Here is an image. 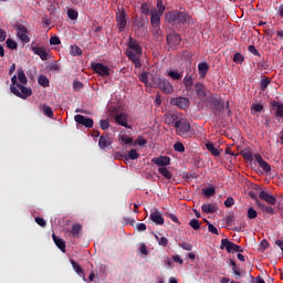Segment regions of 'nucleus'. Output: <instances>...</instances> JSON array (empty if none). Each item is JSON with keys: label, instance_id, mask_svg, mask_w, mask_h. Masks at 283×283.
Wrapping results in <instances>:
<instances>
[{"label": "nucleus", "instance_id": "20", "mask_svg": "<svg viewBox=\"0 0 283 283\" xmlns=\"http://www.w3.org/2000/svg\"><path fill=\"white\" fill-rule=\"evenodd\" d=\"M254 160L258 163L259 167L264 170L265 174H269L272 170V167L261 157L260 154L254 155Z\"/></svg>", "mask_w": 283, "mask_h": 283}, {"label": "nucleus", "instance_id": "45", "mask_svg": "<svg viewBox=\"0 0 283 283\" xmlns=\"http://www.w3.org/2000/svg\"><path fill=\"white\" fill-rule=\"evenodd\" d=\"M233 62L237 63V64H241L244 62V56L240 53H235L233 55Z\"/></svg>", "mask_w": 283, "mask_h": 283}, {"label": "nucleus", "instance_id": "6", "mask_svg": "<svg viewBox=\"0 0 283 283\" xmlns=\"http://www.w3.org/2000/svg\"><path fill=\"white\" fill-rule=\"evenodd\" d=\"M220 249L221 250H224L227 251V253H243V249L235 244V243H232L230 240L228 239H222L221 240V245H220Z\"/></svg>", "mask_w": 283, "mask_h": 283}, {"label": "nucleus", "instance_id": "36", "mask_svg": "<svg viewBox=\"0 0 283 283\" xmlns=\"http://www.w3.org/2000/svg\"><path fill=\"white\" fill-rule=\"evenodd\" d=\"M168 77L172 78V81H180L184 77V75H181L179 71H170L168 73Z\"/></svg>", "mask_w": 283, "mask_h": 283}, {"label": "nucleus", "instance_id": "21", "mask_svg": "<svg viewBox=\"0 0 283 283\" xmlns=\"http://www.w3.org/2000/svg\"><path fill=\"white\" fill-rule=\"evenodd\" d=\"M150 221L157 226H164L165 223L164 217H161L160 211L157 209L150 212Z\"/></svg>", "mask_w": 283, "mask_h": 283}, {"label": "nucleus", "instance_id": "62", "mask_svg": "<svg viewBox=\"0 0 283 283\" xmlns=\"http://www.w3.org/2000/svg\"><path fill=\"white\" fill-rule=\"evenodd\" d=\"M208 230L210 233L218 235V229L212 223H209Z\"/></svg>", "mask_w": 283, "mask_h": 283}, {"label": "nucleus", "instance_id": "24", "mask_svg": "<svg viewBox=\"0 0 283 283\" xmlns=\"http://www.w3.org/2000/svg\"><path fill=\"white\" fill-rule=\"evenodd\" d=\"M70 263H72L74 272H76V274L80 275V277H82L84 282H86L87 279L85 277L83 268L78 263H76V261L72 260L70 261Z\"/></svg>", "mask_w": 283, "mask_h": 283}, {"label": "nucleus", "instance_id": "18", "mask_svg": "<svg viewBox=\"0 0 283 283\" xmlns=\"http://www.w3.org/2000/svg\"><path fill=\"white\" fill-rule=\"evenodd\" d=\"M270 106H272L274 111V117L283 118V103L279 101L270 102Z\"/></svg>", "mask_w": 283, "mask_h": 283}, {"label": "nucleus", "instance_id": "11", "mask_svg": "<svg viewBox=\"0 0 283 283\" xmlns=\"http://www.w3.org/2000/svg\"><path fill=\"white\" fill-rule=\"evenodd\" d=\"M29 30L24 25H18L17 28V36L21 40L22 43L31 42V38L28 35Z\"/></svg>", "mask_w": 283, "mask_h": 283}, {"label": "nucleus", "instance_id": "59", "mask_svg": "<svg viewBox=\"0 0 283 283\" xmlns=\"http://www.w3.org/2000/svg\"><path fill=\"white\" fill-rule=\"evenodd\" d=\"M252 109L256 113H260L264 109V106H262L261 104H253Z\"/></svg>", "mask_w": 283, "mask_h": 283}, {"label": "nucleus", "instance_id": "30", "mask_svg": "<svg viewBox=\"0 0 283 283\" xmlns=\"http://www.w3.org/2000/svg\"><path fill=\"white\" fill-rule=\"evenodd\" d=\"M82 229H83L82 226H80V224H73V226H72V230L70 231V233H72V237H73L74 239H77V238H80V233H81Z\"/></svg>", "mask_w": 283, "mask_h": 283}, {"label": "nucleus", "instance_id": "26", "mask_svg": "<svg viewBox=\"0 0 283 283\" xmlns=\"http://www.w3.org/2000/svg\"><path fill=\"white\" fill-rule=\"evenodd\" d=\"M209 71V65L208 63H198V74L200 75L201 78L206 77V74H208Z\"/></svg>", "mask_w": 283, "mask_h": 283}, {"label": "nucleus", "instance_id": "28", "mask_svg": "<svg viewBox=\"0 0 283 283\" xmlns=\"http://www.w3.org/2000/svg\"><path fill=\"white\" fill-rule=\"evenodd\" d=\"M206 149L209 150L210 154H212L213 157L220 156V151L213 146L212 143H206L205 144Z\"/></svg>", "mask_w": 283, "mask_h": 283}, {"label": "nucleus", "instance_id": "51", "mask_svg": "<svg viewBox=\"0 0 283 283\" xmlns=\"http://www.w3.org/2000/svg\"><path fill=\"white\" fill-rule=\"evenodd\" d=\"M136 144L140 147H144L145 145H147V139H145L142 135H138Z\"/></svg>", "mask_w": 283, "mask_h": 283}, {"label": "nucleus", "instance_id": "60", "mask_svg": "<svg viewBox=\"0 0 283 283\" xmlns=\"http://www.w3.org/2000/svg\"><path fill=\"white\" fill-rule=\"evenodd\" d=\"M180 247L185 251H192V244L191 243H180Z\"/></svg>", "mask_w": 283, "mask_h": 283}, {"label": "nucleus", "instance_id": "56", "mask_svg": "<svg viewBox=\"0 0 283 283\" xmlns=\"http://www.w3.org/2000/svg\"><path fill=\"white\" fill-rule=\"evenodd\" d=\"M142 13L145 15H151V10H149L148 4H142Z\"/></svg>", "mask_w": 283, "mask_h": 283}, {"label": "nucleus", "instance_id": "29", "mask_svg": "<svg viewBox=\"0 0 283 283\" xmlns=\"http://www.w3.org/2000/svg\"><path fill=\"white\" fill-rule=\"evenodd\" d=\"M70 55L81 56L83 55V50L78 45H70Z\"/></svg>", "mask_w": 283, "mask_h": 283}, {"label": "nucleus", "instance_id": "33", "mask_svg": "<svg viewBox=\"0 0 283 283\" xmlns=\"http://www.w3.org/2000/svg\"><path fill=\"white\" fill-rule=\"evenodd\" d=\"M38 84L46 88L51 85V82L49 81L48 76L41 75L40 77H38Z\"/></svg>", "mask_w": 283, "mask_h": 283}, {"label": "nucleus", "instance_id": "12", "mask_svg": "<svg viewBox=\"0 0 283 283\" xmlns=\"http://www.w3.org/2000/svg\"><path fill=\"white\" fill-rule=\"evenodd\" d=\"M150 161L160 168H167L169 165H171V158L168 156H158L153 158Z\"/></svg>", "mask_w": 283, "mask_h": 283}, {"label": "nucleus", "instance_id": "49", "mask_svg": "<svg viewBox=\"0 0 283 283\" xmlns=\"http://www.w3.org/2000/svg\"><path fill=\"white\" fill-rule=\"evenodd\" d=\"M242 157H244L245 161H252L253 160V155H252L251 150L243 151Z\"/></svg>", "mask_w": 283, "mask_h": 283}, {"label": "nucleus", "instance_id": "55", "mask_svg": "<svg viewBox=\"0 0 283 283\" xmlns=\"http://www.w3.org/2000/svg\"><path fill=\"white\" fill-rule=\"evenodd\" d=\"M99 126H101V129H102V130H107L108 127H109V123H108V120H106V119H102V120L99 122Z\"/></svg>", "mask_w": 283, "mask_h": 283}, {"label": "nucleus", "instance_id": "37", "mask_svg": "<svg viewBox=\"0 0 283 283\" xmlns=\"http://www.w3.org/2000/svg\"><path fill=\"white\" fill-rule=\"evenodd\" d=\"M258 217V211L250 207L248 210H247V218H249V220H255Z\"/></svg>", "mask_w": 283, "mask_h": 283}, {"label": "nucleus", "instance_id": "39", "mask_svg": "<svg viewBox=\"0 0 283 283\" xmlns=\"http://www.w3.org/2000/svg\"><path fill=\"white\" fill-rule=\"evenodd\" d=\"M42 114H44L49 118H52L53 117L52 107L48 105H42Z\"/></svg>", "mask_w": 283, "mask_h": 283}, {"label": "nucleus", "instance_id": "47", "mask_svg": "<svg viewBox=\"0 0 283 283\" xmlns=\"http://www.w3.org/2000/svg\"><path fill=\"white\" fill-rule=\"evenodd\" d=\"M128 158H129L130 160H136L137 158H139V154L137 153L136 149H130V150L128 151Z\"/></svg>", "mask_w": 283, "mask_h": 283}, {"label": "nucleus", "instance_id": "13", "mask_svg": "<svg viewBox=\"0 0 283 283\" xmlns=\"http://www.w3.org/2000/svg\"><path fill=\"white\" fill-rule=\"evenodd\" d=\"M128 118L129 116L127 114L120 113L114 116V122H116L117 125L125 127L126 129H132V126L128 125Z\"/></svg>", "mask_w": 283, "mask_h": 283}, {"label": "nucleus", "instance_id": "64", "mask_svg": "<svg viewBox=\"0 0 283 283\" xmlns=\"http://www.w3.org/2000/svg\"><path fill=\"white\" fill-rule=\"evenodd\" d=\"M140 253L144 255H148L147 245H145V243L140 245Z\"/></svg>", "mask_w": 283, "mask_h": 283}, {"label": "nucleus", "instance_id": "31", "mask_svg": "<svg viewBox=\"0 0 283 283\" xmlns=\"http://www.w3.org/2000/svg\"><path fill=\"white\" fill-rule=\"evenodd\" d=\"M158 174H160L164 178L171 180L172 174L168 170L167 167H160L158 168Z\"/></svg>", "mask_w": 283, "mask_h": 283}, {"label": "nucleus", "instance_id": "57", "mask_svg": "<svg viewBox=\"0 0 283 283\" xmlns=\"http://www.w3.org/2000/svg\"><path fill=\"white\" fill-rule=\"evenodd\" d=\"M61 41L59 36H52L50 38V45H60Z\"/></svg>", "mask_w": 283, "mask_h": 283}, {"label": "nucleus", "instance_id": "50", "mask_svg": "<svg viewBox=\"0 0 283 283\" xmlns=\"http://www.w3.org/2000/svg\"><path fill=\"white\" fill-rule=\"evenodd\" d=\"M233 205H235V200L232 197H229L224 201V207L226 208H232Z\"/></svg>", "mask_w": 283, "mask_h": 283}, {"label": "nucleus", "instance_id": "40", "mask_svg": "<svg viewBox=\"0 0 283 283\" xmlns=\"http://www.w3.org/2000/svg\"><path fill=\"white\" fill-rule=\"evenodd\" d=\"M270 82L271 81L269 77H264L261 80V83H260L261 92H265V90H268Z\"/></svg>", "mask_w": 283, "mask_h": 283}, {"label": "nucleus", "instance_id": "58", "mask_svg": "<svg viewBox=\"0 0 283 283\" xmlns=\"http://www.w3.org/2000/svg\"><path fill=\"white\" fill-rule=\"evenodd\" d=\"M249 52L254 56H261L260 52L255 49V45H249Z\"/></svg>", "mask_w": 283, "mask_h": 283}, {"label": "nucleus", "instance_id": "48", "mask_svg": "<svg viewBox=\"0 0 283 283\" xmlns=\"http://www.w3.org/2000/svg\"><path fill=\"white\" fill-rule=\"evenodd\" d=\"M167 8L164 6L161 0H157V13L164 14Z\"/></svg>", "mask_w": 283, "mask_h": 283}, {"label": "nucleus", "instance_id": "46", "mask_svg": "<svg viewBox=\"0 0 283 283\" xmlns=\"http://www.w3.org/2000/svg\"><path fill=\"white\" fill-rule=\"evenodd\" d=\"M6 45H8V48L10 50H15L18 48V44L15 41H13L12 39H8L6 40Z\"/></svg>", "mask_w": 283, "mask_h": 283}, {"label": "nucleus", "instance_id": "4", "mask_svg": "<svg viewBox=\"0 0 283 283\" xmlns=\"http://www.w3.org/2000/svg\"><path fill=\"white\" fill-rule=\"evenodd\" d=\"M150 81H153L155 88L160 90L166 95H170L174 93V86L171 82L167 80V77H161L160 75H153L150 77Z\"/></svg>", "mask_w": 283, "mask_h": 283}, {"label": "nucleus", "instance_id": "52", "mask_svg": "<svg viewBox=\"0 0 283 283\" xmlns=\"http://www.w3.org/2000/svg\"><path fill=\"white\" fill-rule=\"evenodd\" d=\"M192 56L193 54L191 51H188V50L182 51V59H185L186 61H191Z\"/></svg>", "mask_w": 283, "mask_h": 283}, {"label": "nucleus", "instance_id": "25", "mask_svg": "<svg viewBox=\"0 0 283 283\" xmlns=\"http://www.w3.org/2000/svg\"><path fill=\"white\" fill-rule=\"evenodd\" d=\"M52 239L54 244H56L57 249H60L62 251V253H65V242L63 239H60L59 237H56V234H52Z\"/></svg>", "mask_w": 283, "mask_h": 283}, {"label": "nucleus", "instance_id": "8", "mask_svg": "<svg viewBox=\"0 0 283 283\" xmlns=\"http://www.w3.org/2000/svg\"><path fill=\"white\" fill-rule=\"evenodd\" d=\"M92 70L94 73L99 75L101 77L109 76V69L102 63H92Z\"/></svg>", "mask_w": 283, "mask_h": 283}, {"label": "nucleus", "instance_id": "32", "mask_svg": "<svg viewBox=\"0 0 283 283\" xmlns=\"http://www.w3.org/2000/svg\"><path fill=\"white\" fill-rule=\"evenodd\" d=\"M17 78H18V81H20V83L22 85H28V77H25L23 69H18V76H17Z\"/></svg>", "mask_w": 283, "mask_h": 283}, {"label": "nucleus", "instance_id": "42", "mask_svg": "<svg viewBox=\"0 0 283 283\" xmlns=\"http://www.w3.org/2000/svg\"><path fill=\"white\" fill-rule=\"evenodd\" d=\"M189 226H190V228L193 229L195 231H198V230H200V228H201V223H200L197 219L190 220Z\"/></svg>", "mask_w": 283, "mask_h": 283}, {"label": "nucleus", "instance_id": "38", "mask_svg": "<svg viewBox=\"0 0 283 283\" xmlns=\"http://www.w3.org/2000/svg\"><path fill=\"white\" fill-rule=\"evenodd\" d=\"M182 84L186 88L190 90L192 87V75H186L185 78H182Z\"/></svg>", "mask_w": 283, "mask_h": 283}, {"label": "nucleus", "instance_id": "41", "mask_svg": "<svg viewBox=\"0 0 283 283\" xmlns=\"http://www.w3.org/2000/svg\"><path fill=\"white\" fill-rule=\"evenodd\" d=\"M155 240H157L158 245H160L163 248H166L168 245V242H169L167 237L159 238V237L155 235Z\"/></svg>", "mask_w": 283, "mask_h": 283}, {"label": "nucleus", "instance_id": "34", "mask_svg": "<svg viewBox=\"0 0 283 283\" xmlns=\"http://www.w3.org/2000/svg\"><path fill=\"white\" fill-rule=\"evenodd\" d=\"M195 91H197L198 97H205L206 96L203 84H200V83L195 84Z\"/></svg>", "mask_w": 283, "mask_h": 283}, {"label": "nucleus", "instance_id": "16", "mask_svg": "<svg viewBox=\"0 0 283 283\" xmlns=\"http://www.w3.org/2000/svg\"><path fill=\"white\" fill-rule=\"evenodd\" d=\"M30 51L33 52V54L39 55L41 60L43 61H48V52L41 48V46H36L35 42H32V45L30 46Z\"/></svg>", "mask_w": 283, "mask_h": 283}, {"label": "nucleus", "instance_id": "43", "mask_svg": "<svg viewBox=\"0 0 283 283\" xmlns=\"http://www.w3.org/2000/svg\"><path fill=\"white\" fill-rule=\"evenodd\" d=\"M174 150L176 153H185V146L181 142H177L174 144Z\"/></svg>", "mask_w": 283, "mask_h": 283}, {"label": "nucleus", "instance_id": "44", "mask_svg": "<svg viewBox=\"0 0 283 283\" xmlns=\"http://www.w3.org/2000/svg\"><path fill=\"white\" fill-rule=\"evenodd\" d=\"M66 15L70 20L75 21L77 19V11H75V9H69V11H66Z\"/></svg>", "mask_w": 283, "mask_h": 283}, {"label": "nucleus", "instance_id": "2", "mask_svg": "<svg viewBox=\"0 0 283 283\" xmlns=\"http://www.w3.org/2000/svg\"><path fill=\"white\" fill-rule=\"evenodd\" d=\"M169 124H174V127L176 130V134L180 136L181 138L188 139L191 138V124L185 118L178 119L177 115H169L168 117Z\"/></svg>", "mask_w": 283, "mask_h": 283}, {"label": "nucleus", "instance_id": "35", "mask_svg": "<svg viewBox=\"0 0 283 283\" xmlns=\"http://www.w3.org/2000/svg\"><path fill=\"white\" fill-rule=\"evenodd\" d=\"M202 195H205L206 198H211L212 196L216 195V188L214 187L202 188Z\"/></svg>", "mask_w": 283, "mask_h": 283}, {"label": "nucleus", "instance_id": "14", "mask_svg": "<svg viewBox=\"0 0 283 283\" xmlns=\"http://www.w3.org/2000/svg\"><path fill=\"white\" fill-rule=\"evenodd\" d=\"M74 122H76V124H80L82 126H84L85 128H93V119L85 117L84 115H74Z\"/></svg>", "mask_w": 283, "mask_h": 283}, {"label": "nucleus", "instance_id": "15", "mask_svg": "<svg viewBox=\"0 0 283 283\" xmlns=\"http://www.w3.org/2000/svg\"><path fill=\"white\" fill-rule=\"evenodd\" d=\"M170 105L177 106L180 109H187L189 106V99L187 97H174L170 99Z\"/></svg>", "mask_w": 283, "mask_h": 283}, {"label": "nucleus", "instance_id": "3", "mask_svg": "<svg viewBox=\"0 0 283 283\" xmlns=\"http://www.w3.org/2000/svg\"><path fill=\"white\" fill-rule=\"evenodd\" d=\"M190 19L191 17H189L188 13L181 12L179 10L168 11L165 13V20L170 24H186Z\"/></svg>", "mask_w": 283, "mask_h": 283}, {"label": "nucleus", "instance_id": "1", "mask_svg": "<svg viewBox=\"0 0 283 283\" xmlns=\"http://www.w3.org/2000/svg\"><path fill=\"white\" fill-rule=\"evenodd\" d=\"M143 49L139 44V41L134 40L132 36L128 39V51H126V56L130 63L136 66V69L142 67L140 56H142Z\"/></svg>", "mask_w": 283, "mask_h": 283}, {"label": "nucleus", "instance_id": "9", "mask_svg": "<svg viewBox=\"0 0 283 283\" xmlns=\"http://www.w3.org/2000/svg\"><path fill=\"white\" fill-rule=\"evenodd\" d=\"M164 15V13H157V9L153 8L150 9V27L153 29H159L160 27V18Z\"/></svg>", "mask_w": 283, "mask_h": 283}, {"label": "nucleus", "instance_id": "27", "mask_svg": "<svg viewBox=\"0 0 283 283\" xmlns=\"http://www.w3.org/2000/svg\"><path fill=\"white\" fill-rule=\"evenodd\" d=\"M112 145V140L108 136L102 135L99 138V148L101 149H107Z\"/></svg>", "mask_w": 283, "mask_h": 283}, {"label": "nucleus", "instance_id": "10", "mask_svg": "<svg viewBox=\"0 0 283 283\" xmlns=\"http://www.w3.org/2000/svg\"><path fill=\"white\" fill-rule=\"evenodd\" d=\"M206 102L210 103L214 115H217L224 108V105L221 103V101L213 95L206 99Z\"/></svg>", "mask_w": 283, "mask_h": 283}, {"label": "nucleus", "instance_id": "7", "mask_svg": "<svg viewBox=\"0 0 283 283\" xmlns=\"http://www.w3.org/2000/svg\"><path fill=\"white\" fill-rule=\"evenodd\" d=\"M116 22H117V29L118 33H123L125 31V28H127V22H128V15L127 12L118 11L116 13Z\"/></svg>", "mask_w": 283, "mask_h": 283}, {"label": "nucleus", "instance_id": "54", "mask_svg": "<svg viewBox=\"0 0 283 283\" xmlns=\"http://www.w3.org/2000/svg\"><path fill=\"white\" fill-rule=\"evenodd\" d=\"M35 222L38 226H40L41 228H45V226H48V223L45 222V220L41 217H36L35 218Z\"/></svg>", "mask_w": 283, "mask_h": 283}, {"label": "nucleus", "instance_id": "61", "mask_svg": "<svg viewBox=\"0 0 283 283\" xmlns=\"http://www.w3.org/2000/svg\"><path fill=\"white\" fill-rule=\"evenodd\" d=\"M136 229L138 232L147 231V226L145 223H137Z\"/></svg>", "mask_w": 283, "mask_h": 283}, {"label": "nucleus", "instance_id": "63", "mask_svg": "<svg viewBox=\"0 0 283 283\" xmlns=\"http://www.w3.org/2000/svg\"><path fill=\"white\" fill-rule=\"evenodd\" d=\"M122 142H124L125 145H129V144H133V138L127 137L126 135H122Z\"/></svg>", "mask_w": 283, "mask_h": 283}, {"label": "nucleus", "instance_id": "17", "mask_svg": "<svg viewBox=\"0 0 283 283\" xmlns=\"http://www.w3.org/2000/svg\"><path fill=\"white\" fill-rule=\"evenodd\" d=\"M259 199H261L262 201L266 202V205H270V206L276 205V198L270 195L265 190H261V192H259Z\"/></svg>", "mask_w": 283, "mask_h": 283}, {"label": "nucleus", "instance_id": "53", "mask_svg": "<svg viewBox=\"0 0 283 283\" xmlns=\"http://www.w3.org/2000/svg\"><path fill=\"white\" fill-rule=\"evenodd\" d=\"M138 80L140 81V83L148 84V73L147 72L142 73Z\"/></svg>", "mask_w": 283, "mask_h": 283}, {"label": "nucleus", "instance_id": "22", "mask_svg": "<svg viewBox=\"0 0 283 283\" xmlns=\"http://www.w3.org/2000/svg\"><path fill=\"white\" fill-rule=\"evenodd\" d=\"M256 207L261 209L262 212L269 213L270 216L275 214V209L270 207L269 205L261 202L260 199H256Z\"/></svg>", "mask_w": 283, "mask_h": 283}, {"label": "nucleus", "instance_id": "5", "mask_svg": "<svg viewBox=\"0 0 283 283\" xmlns=\"http://www.w3.org/2000/svg\"><path fill=\"white\" fill-rule=\"evenodd\" d=\"M10 92H12L13 95L17 97H20L21 99H27L28 97H31L33 92L31 87H25L23 84H17V86H10Z\"/></svg>", "mask_w": 283, "mask_h": 283}, {"label": "nucleus", "instance_id": "23", "mask_svg": "<svg viewBox=\"0 0 283 283\" xmlns=\"http://www.w3.org/2000/svg\"><path fill=\"white\" fill-rule=\"evenodd\" d=\"M201 211L208 214L216 213L218 211L217 203H205L201 206Z\"/></svg>", "mask_w": 283, "mask_h": 283}, {"label": "nucleus", "instance_id": "19", "mask_svg": "<svg viewBox=\"0 0 283 283\" xmlns=\"http://www.w3.org/2000/svg\"><path fill=\"white\" fill-rule=\"evenodd\" d=\"M166 42L171 46L180 45L181 36L179 33L172 32L166 36Z\"/></svg>", "mask_w": 283, "mask_h": 283}]
</instances>
